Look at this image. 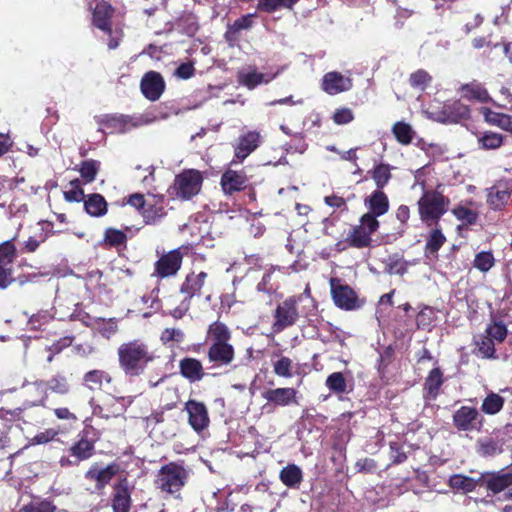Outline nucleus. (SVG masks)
I'll return each instance as SVG.
<instances>
[{
    "instance_id": "nucleus-1",
    "label": "nucleus",
    "mask_w": 512,
    "mask_h": 512,
    "mask_svg": "<svg viewBox=\"0 0 512 512\" xmlns=\"http://www.w3.org/2000/svg\"><path fill=\"white\" fill-rule=\"evenodd\" d=\"M117 356L120 369L129 377L140 376L158 359L148 343L138 339L122 343Z\"/></svg>"
},
{
    "instance_id": "nucleus-2",
    "label": "nucleus",
    "mask_w": 512,
    "mask_h": 512,
    "mask_svg": "<svg viewBox=\"0 0 512 512\" xmlns=\"http://www.w3.org/2000/svg\"><path fill=\"white\" fill-rule=\"evenodd\" d=\"M417 204L420 219L428 226H433L437 225L440 218L448 211L450 200L437 190H427Z\"/></svg>"
},
{
    "instance_id": "nucleus-3",
    "label": "nucleus",
    "mask_w": 512,
    "mask_h": 512,
    "mask_svg": "<svg viewBox=\"0 0 512 512\" xmlns=\"http://www.w3.org/2000/svg\"><path fill=\"white\" fill-rule=\"evenodd\" d=\"M188 471L180 464L170 462L162 466L156 474L155 486L170 495L178 497L188 480Z\"/></svg>"
},
{
    "instance_id": "nucleus-4",
    "label": "nucleus",
    "mask_w": 512,
    "mask_h": 512,
    "mask_svg": "<svg viewBox=\"0 0 512 512\" xmlns=\"http://www.w3.org/2000/svg\"><path fill=\"white\" fill-rule=\"evenodd\" d=\"M203 177L198 170H184L178 174L168 192L173 198L189 200L201 189Z\"/></svg>"
},
{
    "instance_id": "nucleus-5",
    "label": "nucleus",
    "mask_w": 512,
    "mask_h": 512,
    "mask_svg": "<svg viewBox=\"0 0 512 512\" xmlns=\"http://www.w3.org/2000/svg\"><path fill=\"white\" fill-rule=\"evenodd\" d=\"M303 302V296H291L280 303L274 313V323L272 330L274 333H280L284 329L293 326L301 315H304V309H299V303Z\"/></svg>"
},
{
    "instance_id": "nucleus-6",
    "label": "nucleus",
    "mask_w": 512,
    "mask_h": 512,
    "mask_svg": "<svg viewBox=\"0 0 512 512\" xmlns=\"http://www.w3.org/2000/svg\"><path fill=\"white\" fill-rule=\"evenodd\" d=\"M379 228V221L370 215H363L359 225L354 226L348 236L347 242L355 248H366L371 244V235Z\"/></svg>"
},
{
    "instance_id": "nucleus-7",
    "label": "nucleus",
    "mask_w": 512,
    "mask_h": 512,
    "mask_svg": "<svg viewBox=\"0 0 512 512\" xmlns=\"http://www.w3.org/2000/svg\"><path fill=\"white\" fill-rule=\"evenodd\" d=\"M330 289L335 305L346 311L356 310L362 306L356 292L338 278L330 279Z\"/></svg>"
},
{
    "instance_id": "nucleus-8",
    "label": "nucleus",
    "mask_w": 512,
    "mask_h": 512,
    "mask_svg": "<svg viewBox=\"0 0 512 512\" xmlns=\"http://www.w3.org/2000/svg\"><path fill=\"white\" fill-rule=\"evenodd\" d=\"M151 122L152 119L146 115H141L137 118L126 115H105L99 120V123L108 129L110 133H125L131 128L146 125Z\"/></svg>"
},
{
    "instance_id": "nucleus-9",
    "label": "nucleus",
    "mask_w": 512,
    "mask_h": 512,
    "mask_svg": "<svg viewBox=\"0 0 512 512\" xmlns=\"http://www.w3.org/2000/svg\"><path fill=\"white\" fill-rule=\"evenodd\" d=\"M13 240L0 244V289H6L14 281L13 262L16 257V248Z\"/></svg>"
},
{
    "instance_id": "nucleus-10",
    "label": "nucleus",
    "mask_w": 512,
    "mask_h": 512,
    "mask_svg": "<svg viewBox=\"0 0 512 512\" xmlns=\"http://www.w3.org/2000/svg\"><path fill=\"white\" fill-rule=\"evenodd\" d=\"M483 418L474 407L462 406L453 414V425L460 431H479Z\"/></svg>"
},
{
    "instance_id": "nucleus-11",
    "label": "nucleus",
    "mask_w": 512,
    "mask_h": 512,
    "mask_svg": "<svg viewBox=\"0 0 512 512\" xmlns=\"http://www.w3.org/2000/svg\"><path fill=\"white\" fill-rule=\"evenodd\" d=\"M262 136L258 131L241 134L234 145V159L231 164L241 163L261 144Z\"/></svg>"
},
{
    "instance_id": "nucleus-12",
    "label": "nucleus",
    "mask_w": 512,
    "mask_h": 512,
    "mask_svg": "<svg viewBox=\"0 0 512 512\" xmlns=\"http://www.w3.org/2000/svg\"><path fill=\"white\" fill-rule=\"evenodd\" d=\"M182 259V253L178 249L163 254L155 262L152 276L167 278L176 275L181 268Z\"/></svg>"
},
{
    "instance_id": "nucleus-13",
    "label": "nucleus",
    "mask_w": 512,
    "mask_h": 512,
    "mask_svg": "<svg viewBox=\"0 0 512 512\" xmlns=\"http://www.w3.org/2000/svg\"><path fill=\"white\" fill-rule=\"evenodd\" d=\"M479 481L480 486H485L494 494L508 489L509 494L512 495V471L510 469L482 474Z\"/></svg>"
},
{
    "instance_id": "nucleus-14",
    "label": "nucleus",
    "mask_w": 512,
    "mask_h": 512,
    "mask_svg": "<svg viewBox=\"0 0 512 512\" xmlns=\"http://www.w3.org/2000/svg\"><path fill=\"white\" fill-rule=\"evenodd\" d=\"M47 392L48 387L46 382L43 380L23 383L22 395L24 397V408L44 405L48 396Z\"/></svg>"
},
{
    "instance_id": "nucleus-15",
    "label": "nucleus",
    "mask_w": 512,
    "mask_h": 512,
    "mask_svg": "<svg viewBox=\"0 0 512 512\" xmlns=\"http://www.w3.org/2000/svg\"><path fill=\"white\" fill-rule=\"evenodd\" d=\"M184 410L188 414V422L196 431L201 432L209 425L208 410L204 403L196 400H189L185 403Z\"/></svg>"
},
{
    "instance_id": "nucleus-16",
    "label": "nucleus",
    "mask_w": 512,
    "mask_h": 512,
    "mask_svg": "<svg viewBox=\"0 0 512 512\" xmlns=\"http://www.w3.org/2000/svg\"><path fill=\"white\" fill-rule=\"evenodd\" d=\"M140 87L147 99L156 101L165 90V81L160 73L149 71L142 77Z\"/></svg>"
},
{
    "instance_id": "nucleus-17",
    "label": "nucleus",
    "mask_w": 512,
    "mask_h": 512,
    "mask_svg": "<svg viewBox=\"0 0 512 512\" xmlns=\"http://www.w3.org/2000/svg\"><path fill=\"white\" fill-rule=\"evenodd\" d=\"M512 193V180H500L488 189L487 202L494 210L504 207Z\"/></svg>"
},
{
    "instance_id": "nucleus-18",
    "label": "nucleus",
    "mask_w": 512,
    "mask_h": 512,
    "mask_svg": "<svg viewBox=\"0 0 512 512\" xmlns=\"http://www.w3.org/2000/svg\"><path fill=\"white\" fill-rule=\"evenodd\" d=\"M207 278V273L205 272H199V273H190L186 276L185 281L181 285L180 291L181 293L185 294V299L182 301V307L185 311L189 308V299H191L194 296H199L202 287L204 286V283Z\"/></svg>"
},
{
    "instance_id": "nucleus-19",
    "label": "nucleus",
    "mask_w": 512,
    "mask_h": 512,
    "mask_svg": "<svg viewBox=\"0 0 512 512\" xmlns=\"http://www.w3.org/2000/svg\"><path fill=\"white\" fill-rule=\"evenodd\" d=\"M207 356L215 367L229 366L235 358L234 347L230 343H211Z\"/></svg>"
},
{
    "instance_id": "nucleus-20",
    "label": "nucleus",
    "mask_w": 512,
    "mask_h": 512,
    "mask_svg": "<svg viewBox=\"0 0 512 512\" xmlns=\"http://www.w3.org/2000/svg\"><path fill=\"white\" fill-rule=\"evenodd\" d=\"M351 87L352 80L335 71L325 74L322 80L323 90L330 95L348 91Z\"/></svg>"
},
{
    "instance_id": "nucleus-21",
    "label": "nucleus",
    "mask_w": 512,
    "mask_h": 512,
    "mask_svg": "<svg viewBox=\"0 0 512 512\" xmlns=\"http://www.w3.org/2000/svg\"><path fill=\"white\" fill-rule=\"evenodd\" d=\"M297 391L294 388H276L268 389L262 393V397L268 402L276 406H289L297 404Z\"/></svg>"
},
{
    "instance_id": "nucleus-22",
    "label": "nucleus",
    "mask_w": 512,
    "mask_h": 512,
    "mask_svg": "<svg viewBox=\"0 0 512 512\" xmlns=\"http://www.w3.org/2000/svg\"><path fill=\"white\" fill-rule=\"evenodd\" d=\"M248 178L242 171L228 169L221 177V186L225 194H233L247 187Z\"/></svg>"
},
{
    "instance_id": "nucleus-23",
    "label": "nucleus",
    "mask_w": 512,
    "mask_h": 512,
    "mask_svg": "<svg viewBox=\"0 0 512 512\" xmlns=\"http://www.w3.org/2000/svg\"><path fill=\"white\" fill-rule=\"evenodd\" d=\"M469 116L470 109L467 105L460 101H453L443 105L440 120L442 122L457 123L468 119Z\"/></svg>"
},
{
    "instance_id": "nucleus-24",
    "label": "nucleus",
    "mask_w": 512,
    "mask_h": 512,
    "mask_svg": "<svg viewBox=\"0 0 512 512\" xmlns=\"http://www.w3.org/2000/svg\"><path fill=\"white\" fill-rule=\"evenodd\" d=\"M365 206L369 209L364 215H370L374 219L384 215L389 210V200L386 194L381 190H375L364 201Z\"/></svg>"
},
{
    "instance_id": "nucleus-25",
    "label": "nucleus",
    "mask_w": 512,
    "mask_h": 512,
    "mask_svg": "<svg viewBox=\"0 0 512 512\" xmlns=\"http://www.w3.org/2000/svg\"><path fill=\"white\" fill-rule=\"evenodd\" d=\"M504 438L501 433L477 441V452L483 457H493L503 452Z\"/></svg>"
},
{
    "instance_id": "nucleus-26",
    "label": "nucleus",
    "mask_w": 512,
    "mask_h": 512,
    "mask_svg": "<svg viewBox=\"0 0 512 512\" xmlns=\"http://www.w3.org/2000/svg\"><path fill=\"white\" fill-rule=\"evenodd\" d=\"M131 496L126 480L120 481L114 486L112 507L114 512H129Z\"/></svg>"
},
{
    "instance_id": "nucleus-27",
    "label": "nucleus",
    "mask_w": 512,
    "mask_h": 512,
    "mask_svg": "<svg viewBox=\"0 0 512 512\" xmlns=\"http://www.w3.org/2000/svg\"><path fill=\"white\" fill-rule=\"evenodd\" d=\"M443 383L444 376L441 369L438 367L432 369L424 382V399L427 401L435 400Z\"/></svg>"
},
{
    "instance_id": "nucleus-28",
    "label": "nucleus",
    "mask_w": 512,
    "mask_h": 512,
    "mask_svg": "<svg viewBox=\"0 0 512 512\" xmlns=\"http://www.w3.org/2000/svg\"><path fill=\"white\" fill-rule=\"evenodd\" d=\"M117 472L116 466L108 465L105 468H98L92 466L85 474V477L89 480L96 482V489L102 490L115 476Z\"/></svg>"
},
{
    "instance_id": "nucleus-29",
    "label": "nucleus",
    "mask_w": 512,
    "mask_h": 512,
    "mask_svg": "<svg viewBox=\"0 0 512 512\" xmlns=\"http://www.w3.org/2000/svg\"><path fill=\"white\" fill-rule=\"evenodd\" d=\"M113 14V8L112 6L105 2L100 1L96 4L94 10H93V24L107 32H111V24H110V18Z\"/></svg>"
},
{
    "instance_id": "nucleus-30",
    "label": "nucleus",
    "mask_w": 512,
    "mask_h": 512,
    "mask_svg": "<svg viewBox=\"0 0 512 512\" xmlns=\"http://www.w3.org/2000/svg\"><path fill=\"white\" fill-rule=\"evenodd\" d=\"M181 374L191 382L199 381L204 376L202 363L195 358H184L179 364Z\"/></svg>"
},
{
    "instance_id": "nucleus-31",
    "label": "nucleus",
    "mask_w": 512,
    "mask_h": 512,
    "mask_svg": "<svg viewBox=\"0 0 512 512\" xmlns=\"http://www.w3.org/2000/svg\"><path fill=\"white\" fill-rule=\"evenodd\" d=\"M84 208L89 215L101 217L107 213V202L101 194H89L84 200Z\"/></svg>"
},
{
    "instance_id": "nucleus-32",
    "label": "nucleus",
    "mask_w": 512,
    "mask_h": 512,
    "mask_svg": "<svg viewBox=\"0 0 512 512\" xmlns=\"http://www.w3.org/2000/svg\"><path fill=\"white\" fill-rule=\"evenodd\" d=\"M275 74L259 73L255 70L241 72L239 74V82L249 89H254L261 83H269L275 78Z\"/></svg>"
},
{
    "instance_id": "nucleus-33",
    "label": "nucleus",
    "mask_w": 512,
    "mask_h": 512,
    "mask_svg": "<svg viewBox=\"0 0 512 512\" xmlns=\"http://www.w3.org/2000/svg\"><path fill=\"white\" fill-rule=\"evenodd\" d=\"M462 96L467 100H477L481 103L491 101L488 91L477 82L465 84L461 87Z\"/></svg>"
},
{
    "instance_id": "nucleus-34",
    "label": "nucleus",
    "mask_w": 512,
    "mask_h": 512,
    "mask_svg": "<svg viewBox=\"0 0 512 512\" xmlns=\"http://www.w3.org/2000/svg\"><path fill=\"white\" fill-rule=\"evenodd\" d=\"M142 214L146 224L157 223L166 215L163 202L153 198L152 202L148 201Z\"/></svg>"
},
{
    "instance_id": "nucleus-35",
    "label": "nucleus",
    "mask_w": 512,
    "mask_h": 512,
    "mask_svg": "<svg viewBox=\"0 0 512 512\" xmlns=\"http://www.w3.org/2000/svg\"><path fill=\"white\" fill-rule=\"evenodd\" d=\"M69 451L71 457L76 458L80 463L89 459L94 454V443L82 437L70 447Z\"/></svg>"
},
{
    "instance_id": "nucleus-36",
    "label": "nucleus",
    "mask_w": 512,
    "mask_h": 512,
    "mask_svg": "<svg viewBox=\"0 0 512 512\" xmlns=\"http://www.w3.org/2000/svg\"><path fill=\"white\" fill-rule=\"evenodd\" d=\"M302 479V471L295 464L287 465L280 472V480L284 485L290 488H297L302 482Z\"/></svg>"
},
{
    "instance_id": "nucleus-37",
    "label": "nucleus",
    "mask_w": 512,
    "mask_h": 512,
    "mask_svg": "<svg viewBox=\"0 0 512 512\" xmlns=\"http://www.w3.org/2000/svg\"><path fill=\"white\" fill-rule=\"evenodd\" d=\"M111 376L103 370H91L84 375V385L90 390H100L103 384L110 383Z\"/></svg>"
},
{
    "instance_id": "nucleus-38",
    "label": "nucleus",
    "mask_w": 512,
    "mask_h": 512,
    "mask_svg": "<svg viewBox=\"0 0 512 512\" xmlns=\"http://www.w3.org/2000/svg\"><path fill=\"white\" fill-rule=\"evenodd\" d=\"M449 486L452 489L461 491L463 493H468L474 491L477 486H480V481L479 479L475 480L468 476L455 474L450 477Z\"/></svg>"
},
{
    "instance_id": "nucleus-39",
    "label": "nucleus",
    "mask_w": 512,
    "mask_h": 512,
    "mask_svg": "<svg viewBox=\"0 0 512 512\" xmlns=\"http://www.w3.org/2000/svg\"><path fill=\"white\" fill-rule=\"evenodd\" d=\"M299 0H258L257 10L273 13L280 9H293Z\"/></svg>"
},
{
    "instance_id": "nucleus-40",
    "label": "nucleus",
    "mask_w": 512,
    "mask_h": 512,
    "mask_svg": "<svg viewBox=\"0 0 512 512\" xmlns=\"http://www.w3.org/2000/svg\"><path fill=\"white\" fill-rule=\"evenodd\" d=\"M377 186V190H381L388 184L391 179L390 166L388 164H378L368 172Z\"/></svg>"
},
{
    "instance_id": "nucleus-41",
    "label": "nucleus",
    "mask_w": 512,
    "mask_h": 512,
    "mask_svg": "<svg viewBox=\"0 0 512 512\" xmlns=\"http://www.w3.org/2000/svg\"><path fill=\"white\" fill-rule=\"evenodd\" d=\"M208 337L212 343H229L231 333L225 324L214 322L208 328Z\"/></svg>"
},
{
    "instance_id": "nucleus-42",
    "label": "nucleus",
    "mask_w": 512,
    "mask_h": 512,
    "mask_svg": "<svg viewBox=\"0 0 512 512\" xmlns=\"http://www.w3.org/2000/svg\"><path fill=\"white\" fill-rule=\"evenodd\" d=\"M477 354L485 359H497L494 340L486 334L480 335L476 340Z\"/></svg>"
},
{
    "instance_id": "nucleus-43",
    "label": "nucleus",
    "mask_w": 512,
    "mask_h": 512,
    "mask_svg": "<svg viewBox=\"0 0 512 512\" xmlns=\"http://www.w3.org/2000/svg\"><path fill=\"white\" fill-rule=\"evenodd\" d=\"M452 213L465 225H473L478 220V211L467 205L459 204L452 210Z\"/></svg>"
},
{
    "instance_id": "nucleus-44",
    "label": "nucleus",
    "mask_w": 512,
    "mask_h": 512,
    "mask_svg": "<svg viewBox=\"0 0 512 512\" xmlns=\"http://www.w3.org/2000/svg\"><path fill=\"white\" fill-rule=\"evenodd\" d=\"M325 385L330 391L336 394L348 392L346 378L341 372H333L330 374L325 381Z\"/></svg>"
},
{
    "instance_id": "nucleus-45",
    "label": "nucleus",
    "mask_w": 512,
    "mask_h": 512,
    "mask_svg": "<svg viewBox=\"0 0 512 512\" xmlns=\"http://www.w3.org/2000/svg\"><path fill=\"white\" fill-rule=\"evenodd\" d=\"M478 143L485 150L498 149L503 144V136L492 131L484 132L478 137Z\"/></svg>"
},
{
    "instance_id": "nucleus-46",
    "label": "nucleus",
    "mask_w": 512,
    "mask_h": 512,
    "mask_svg": "<svg viewBox=\"0 0 512 512\" xmlns=\"http://www.w3.org/2000/svg\"><path fill=\"white\" fill-rule=\"evenodd\" d=\"M504 405V398L496 393H489L483 400L481 409L485 414L494 415L498 413Z\"/></svg>"
},
{
    "instance_id": "nucleus-47",
    "label": "nucleus",
    "mask_w": 512,
    "mask_h": 512,
    "mask_svg": "<svg viewBox=\"0 0 512 512\" xmlns=\"http://www.w3.org/2000/svg\"><path fill=\"white\" fill-rule=\"evenodd\" d=\"M392 131L397 141L403 145L409 144L414 137L412 127L404 122H397L394 124Z\"/></svg>"
},
{
    "instance_id": "nucleus-48",
    "label": "nucleus",
    "mask_w": 512,
    "mask_h": 512,
    "mask_svg": "<svg viewBox=\"0 0 512 512\" xmlns=\"http://www.w3.org/2000/svg\"><path fill=\"white\" fill-rule=\"evenodd\" d=\"M99 168L100 162L90 159L85 160L80 164L79 172L86 183H91L95 180Z\"/></svg>"
},
{
    "instance_id": "nucleus-49",
    "label": "nucleus",
    "mask_w": 512,
    "mask_h": 512,
    "mask_svg": "<svg viewBox=\"0 0 512 512\" xmlns=\"http://www.w3.org/2000/svg\"><path fill=\"white\" fill-rule=\"evenodd\" d=\"M46 384L48 390L60 395H65L70 391L68 380L62 374L54 375L48 382H46Z\"/></svg>"
},
{
    "instance_id": "nucleus-50",
    "label": "nucleus",
    "mask_w": 512,
    "mask_h": 512,
    "mask_svg": "<svg viewBox=\"0 0 512 512\" xmlns=\"http://www.w3.org/2000/svg\"><path fill=\"white\" fill-rule=\"evenodd\" d=\"M446 238L443 235L442 231L438 228H434L426 241V250L429 251L432 254H436L438 250L442 247V245L445 243Z\"/></svg>"
},
{
    "instance_id": "nucleus-51",
    "label": "nucleus",
    "mask_w": 512,
    "mask_h": 512,
    "mask_svg": "<svg viewBox=\"0 0 512 512\" xmlns=\"http://www.w3.org/2000/svg\"><path fill=\"white\" fill-rule=\"evenodd\" d=\"M485 334L494 341L502 342L507 336L506 325L502 321H493L485 329Z\"/></svg>"
},
{
    "instance_id": "nucleus-52",
    "label": "nucleus",
    "mask_w": 512,
    "mask_h": 512,
    "mask_svg": "<svg viewBox=\"0 0 512 512\" xmlns=\"http://www.w3.org/2000/svg\"><path fill=\"white\" fill-rule=\"evenodd\" d=\"M293 362L290 358L282 356L273 362L274 373L280 377L290 378L292 376Z\"/></svg>"
},
{
    "instance_id": "nucleus-53",
    "label": "nucleus",
    "mask_w": 512,
    "mask_h": 512,
    "mask_svg": "<svg viewBox=\"0 0 512 512\" xmlns=\"http://www.w3.org/2000/svg\"><path fill=\"white\" fill-rule=\"evenodd\" d=\"M127 240L126 234L117 229L108 228L104 233V241L107 245L117 247L125 244Z\"/></svg>"
},
{
    "instance_id": "nucleus-54",
    "label": "nucleus",
    "mask_w": 512,
    "mask_h": 512,
    "mask_svg": "<svg viewBox=\"0 0 512 512\" xmlns=\"http://www.w3.org/2000/svg\"><path fill=\"white\" fill-rule=\"evenodd\" d=\"M494 262L492 253L483 251L475 256L473 265L481 272H487L493 267Z\"/></svg>"
},
{
    "instance_id": "nucleus-55",
    "label": "nucleus",
    "mask_w": 512,
    "mask_h": 512,
    "mask_svg": "<svg viewBox=\"0 0 512 512\" xmlns=\"http://www.w3.org/2000/svg\"><path fill=\"white\" fill-rule=\"evenodd\" d=\"M71 188L64 192V198L68 202H80L85 200V194L83 189L80 187V182L75 179L70 182Z\"/></svg>"
},
{
    "instance_id": "nucleus-56",
    "label": "nucleus",
    "mask_w": 512,
    "mask_h": 512,
    "mask_svg": "<svg viewBox=\"0 0 512 512\" xmlns=\"http://www.w3.org/2000/svg\"><path fill=\"white\" fill-rule=\"evenodd\" d=\"M56 507L48 501H35L24 505L20 512H55Z\"/></svg>"
},
{
    "instance_id": "nucleus-57",
    "label": "nucleus",
    "mask_w": 512,
    "mask_h": 512,
    "mask_svg": "<svg viewBox=\"0 0 512 512\" xmlns=\"http://www.w3.org/2000/svg\"><path fill=\"white\" fill-rule=\"evenodd\" d=\"M412 87L424 89L431 81V76L425 70H417L409 78Z\"/></svg>"
},
{
    "instance_id": "nucleus-58",
    "label": "nucleus",
    "mask_w": 512,
    "mask_h": 512,
    "mask_svg": "<svg viewBox=\"0 0 512 512\" xmlns=\"http://www.w3.org/2000/svg\"><path fill=\"white\" fill-rule=\"evenodd\" d=\"M354 119L353 111L350 108L337 109L333 114V121L338 125H345Z\"/></svg>"
},
{
    "instance_id": "nucleus-59",
    "label": "nucleus",
    "mask_w": 512,
    "mask_h": 512,
    "mask_svg": "<svg viewBox=\"0 0 512 512\" xmlns=\"http://www.w3.org/2000/svg\"><path fill=\"white\" fill-rule=\"evenodd\" d=\"M161 340L164 343L171 341L182 342L184 340V333L177 328H166L161 334Z\"/></svg>"
},
{
    "instance_id": "nucleus-60",
    "label": "nucleus",
    "mask_w": 512,
    "mask_h": 512,
    "mask_svg": "<svg viewBox=\"0 0 512 512\" xmlns=\"http://www.w3.org/2000/svg\"><path fill=\"white\" fill-rule=\"evenodd\" d=\"M195 73V68L193 63L187 62L182 63L178 66V68L175 70L174 75L180 79L187 80L191 78Z\"/></svg>"
},
{
    "instance_id": "nucleus-61",
    "label": "nucleus",
    "mask_w": 512,
    "mask_h": 512,
    "mask_svg": "<svg viewBox=\"0 0 512 512\" xmlns=\"http://www.w3.org/2000/svg\"><path fill=\"white\" fill-rule=\"evenodd\" d=\"M159 289L154 288L149 295H144L141 297V301L143 304L149 305L151 309L154 311L158 310L160 308V301H159Z\"/></svg>"
},
{
    "instance_id": "nucleus-62",
    "label": "nucleus",
    "mask_w": 512,
    "mask_h": 512,
    "mask_svg": "<svg viewBox=\"0 0 512 512\" xmlns=\"http://www.w3.org/2000/svg\"><path fill=\"white\" fill-rule=\"evenodd\" d=\"M356 468L359 472H374L377 468L376 462L371 458L360 459L356 462Z\"/></svg>"
},
{
    "instance_id": "nucleus-63",
    "label": "nucleus",
    "mask_w": 512,
    "mask_h": 512,
    "mask_svg": "<svg viewBox=\"0 0 512 512\" xmlns=\"http://www.w3.org/2000/svg\"><path fill=\"white\" fill-rule=\"evenodd\" d=\"M388 272L390 274H404L406 272V262L402 259L391 261L388 265Z\"/></svg>"
},
{
    "instance_id": "nucleus-64",
    "label": "nucleus",
    "mask_w": 512,
    "mask_h": 512,
    "mask_svg": "<svg viewBox=\"0 0 512 512\" xmlns=\"http://www.w3.org/2000/svg\"><path fill=\"white\" fill-rule=\"evenodd\" d=\"M56 435H57V433L54 430L49 429L44 432H40V433L36 434L33 438V442L35 444H45V443L51 441L52 439H54V437Z\"/></svg>"
}]
</instances>
